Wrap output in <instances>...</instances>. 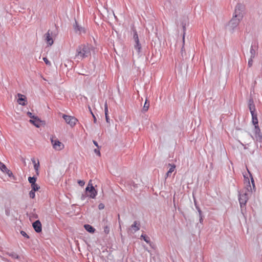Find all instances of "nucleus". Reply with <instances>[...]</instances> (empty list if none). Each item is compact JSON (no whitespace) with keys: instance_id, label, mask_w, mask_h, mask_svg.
<instances>
[{"instance_id":"obj_13","label":"nucleus","mask_w":262,"mask_h":262,"mask_svg":"<svg viewBox=\"0 0 262 262\" xmlns=\"http://www.w3.org/2000/svg\"><path fill=\"white\" fill-rule=\"evenodd\" d=\"M0 169L3 172L6 173L9 177H13L12 172L9 170L5 164L0 162Z\"/></svg>"},{"instance_id":"obj_33","label":"nucleus","mask_w":262,"mask_h":262,"mask_svg":"<svg viewBox=\"0 0 262 262\" xmlns=\"http://www.w3.org/2000/svg\"><path fill=\"white\" fill-rule=\"evenodd\" d=\"M104 232L107 234L110 233V227L107 226H105L104 227Z\"/></svg>"},{"instance_id":"obj_19","label":"nucleus","mask_w":262,"mask_h":262,"mask_svg":"<svg viewBox=\"0 0 262 262\" xmlns=\"http://www.w3.org/2000/svg\"><path fill=\"white\" fill-rule=\"evenodd\" d=\"M251 114L252 115V121L253 124L254 125V126H258V121L257 117V114H255V113H251Z\"/></svg>"},{"instance_id":"obj_49","label":"nucleus","mask_w":262,"mask_h":262,"mask_svg":"<svg viewBox=\"0 0 262 262\" xmlns=\"http://www.w3.org/2000/svg\"><path fill=\"white\" fill-rule=\"evenodd\" d=\"M115 19H116V20L117 19V17H115Z\"/></svg>"},{"instance_id":"obj_4","label":"nucleus","mask_w":262,"mask_h":262,"mask_svg":"<svg viewBox=\"0 0 262 262\" xmlns=\"http://www.w3.org/2000/svg\"><path fill=\"white\" fill-rule=\"evenodd\" d=\"M50 140L53 147L56 150H60L64 147V145L60 142L55 136H51Z\"/></svg>"},{"instance_id":"obj_44","label":"nucleus","mask_w":262,"mask_h":262,"mask_svg":"<svg viewBox=\"0 0 262 262\" xmlns=\"http://www.w3.org/2000/svg\"><path fill=\"white\" fill-rule=\"evenodd\" d=\"M93 142L94 144L96 146H97V147H99L98 144L97 142L96 141L93 140Z\"/></svg>"},{"instance_id":"obj_28","label":"nucleus","mask_w":262,"mask_h":262,"mask_svg":"<svg viewBox=\"0 0 262 262\" xmlns=\"http://www.w3.org/2000/svg\"><path fill=\"white\" fill-rule=\"evenodd\" d=\"M31 188L32 190L36 191L39 190L40 187L36 183H35L31 185Z\"/></svg>"},{"instance_id":"obj_30","label":"nucleus","mask_w":262,"mask_h":262,"mask_svg":"<svg viewBox=\"0 0 262 262\" xmlns=\"http://www.w3.org/2000/svg\"><path fill=\"white\" fill-rule=\"evenodd\" d=\"M136 44L134 46L135 48L137 50L138 52H140V49H141V45L139 42H135Z\"/></svg>"},{"instance_id":"obj_37","label":"nucleus","mask_w":262,"mask_h":262,"mask_svg":"<svg viewBox=\"0 0 262 262\" xmlns=\"http://www.w3.org/2000/svg\"><path fill=\"white\" fill-rule=\"evenodd\" d=\"M39 162H38L37 163H35V164H34V169L37 171L38 170V168H39Z\"/></svg>"},{"instance_id":"obj_47","label":"nucleus","mask_w":262,"mask_h":262,"mask_svg":"<svg viewBox=\"0 0 262 262\" xmlns=\"http://www.w3.org/2000/svg\"><path fill=\"white\" fill-rule=\"evenodd\" d=\"M118 222H119V226H120V228H121L120 215L118 214Z\"/></svg>"},{"instance_id":"obj_2","label":"nucleus","mask_w":262,"mask_h":262,"mask_svg":"<svg viewBox=\"0 0 262 262\" xmlns=\"http://www.w3.org/2000/svg\"><path fill=\"white\" fill-rule=\"evenodd\" d=\"M251 181L248 177H246L244 176V184L245 187L247 190V192L249 193L252 192L253 189H255V186L254 181L253 177L250 174Z\"/></svg>"},{"instance_id":"obj_26","label":"nucleus","mask_w":262,"mask_h":262,"mask_svg":"<svg viewBox=\"0 0 262 262\" xmlns=\"http://www.w3.org/2000/svg\"><path fill=\"white\" fill-rule=\"evenodd\" d=\"M149 103L147 102V100H146L145 102L144 103L143 108V112H146L149 108Z\"/></svg>"},{"instance_id":"obj_35","label":"nucleus","mask_w":262,"mask_h":262,"mask_svg":"<svg viewBox=\"0 0 262 262\" xmlns=\"http://www.w3.org/2000/svg\"><path fill=\"white\" fill-rule=\"evenodd\" d=\"M253 58H251V57H250V58L248 60V65L249 68L251 67L253 64Z\"/></svg>"},{"instance_id":"obj_48","label":"nucleus","mask_w":262,"mask_h":262,"mask_svg":"<svg viewBox=\"0 0 262 262\" xmlns=\"http://www.w3.org/2000/svg\"><path fill=\"white\" fill-rule=\"evenodd\" d=\"M31 160H32V162L34 163V164H35V163H36L35 160H34V159H32Z\"/></svg>"},{"instance_id":"obj_39","label":"nucleus","mask_w":262,"mask_h":262,"mask_svg":"<svg viewBox=\"0 0 262 262\" xmlns=\"http://www.w3.org/2000/svg\"><path fill=\"white\" fill-rule=\"evenodd\" d=\"M78 183L80 186H84L85 182L82 180H78Z\"/></svg>"},{"instance_id":"obj_15","label":"nucleus","mask_w":262,"mask_h":262,"mask_svg":"<svg viewBox=\"0 0 262 262\" xmlns=\"http://www.w3.org/2000/svg\"><path fill=\"white\" fill-rule=\"evenodd\" d=\"M258 49V46L257 45H252L250 47V57L251 58H254L256 53H257V50Z\"/></svg>"},{"instance_id":"obj_45","label":"nucleus","mask_w":262,"mask_h":262,"mask_svg":"<svg viewBox=\"0 0 262 262\" xmlns=\"http://www.w3.org/2000/svg\"><path fill=\"white\" fill-rule=\"evenodd\" d=\"M85 197H86L85 194H82L81 196V200H84L85 199Z\"/></svg>"},{"instance_id":"obj_18","label":"nucleus","mask_w":262,"mask_h":262,"mask_svg":"<svg viewBox=\"0 0 262 262\" xmlns=\"http://www.w3.org/2000/svg\"><path fill=\"white\" fill-rule=\"evenodd\" d=\"M30 122L37 127H39L41 125V121L37 117H35L34 119H30Z\"/></svg>"},{"instance_id":"obj_6","label":"nucleus","mask_w":262,"mask_h":262,"mask_svg":"<svg viewBox=\"0 0 262 262\" xmlns=\"http://www.w3.org/2000/svg\"><path fill=\"white\" fill-rule=\"evenodd\" d=\"M245 6L241 4H237L235 7L233 16H243L245 14Z\"/></svg>"},{"instance_id":"obj_41","label":"nucleus","mask_w":262,"mask_h":262,"mask_svg":"<svg viewBox=\"0 0 262 262\" xmlns=\"http://www.w3.org/2000/svg\"><path fill=\"white\" fill-rule=\"evenodd\" d=\"M104 205L102 203H100L98 205V208L100 209V210H102L103 209H104Z\"/></svg>"},{"instance_id":"obj_16","label":"nucleus","mask_w":262,"mask_h":262,"mask_svg":"<svg viewBox=\"0 0 262 262\" xmlns=\"http://www.w3.org/2000/svg\"><path fill=\"white\" fill-rule=\"evenodd\" d=\"M140 229V223L138 221H135L129 229L132 232H135Z\"/></svg>"},{"instance_id":"obj_17","label":"nucleus","mask_w":262,"mask_h":262,"mask_svg":"<svg viewBox=\"0 0 262 262\" xmlns=\"http://www.w3.org/2000/svg\"><path fill=\"white\" fill-rule=\"evenodd\" d=\"M18 100L17 102L18 103L23 106L26 105V97L24 95H21L20 94H18Z\"/></svg>"},{"instance_id":"obj_12","label":"nucleus","mask_w":262,"mask_h":262,"mask_svg":"<svg viewBox=\"0 0 262 262\" xmlns=\"http://www.w3.org/2000/svg\"><path fill=\"white\" fill-rule=\"evenodd\" d=\"M52 33L50 32L49 30L47 33L44 35V40L47 42L48 46H52L53 43V39L52 37Z\"/></svg>"},{"instance_id":"obj_14","label":"nucleus","mask_w":262,"mask_h":262,"mask_svg":"<svg viewBox=\"0 0 262 262\" xmlns=\"http://www.w3.org/2000/svg\"><path fill=\"white\" fill-rule=\"evenodd\" d=\"M33 227L35 231L37 233L40 232L42 230L41 224L39 220L36 221L33 223Z\"/></svg>"},{"instance_id":"obj_5","label":"nucleus","mask_w":262,"mask_h":262,"mask_svg":"<svg viewBox=\"0 0 262 262\" xmlns=\"http://www.w3.org/2000/svg\"><path fill=\"white\" fill-rule=\"evenodd\" d=\"M254 136H251L253 140L257 142H262V135L260 133V129L258 126H254L253 129Z\"/></svg>"},{"instance_id":"obj_20","label":"nucleus","mask_w":262,"mask_h":262,"mask_svg":"<svg viewBox=\"0 0 262 262\" xmlns=\"http://www.w3.org/2000/svg\"><path fill=\"white\" fill-rule=\"evenodd\" d=\"M248 104H249V108L250 113H255V105L254 104V102H253V101L252 99H250L249 100Z\"/></svg>"},{"instance_id":"obj_36","label":"nucleus","mask_w":262,"mask_h":262,"mask_svg":"<svg viewBox=\"0 0 262 262\" xmlns=\"http://www.w3.org/2000/svg\"><path fill=\"white\" fill-rule=\"evenodd\" d=\"M43 60L45 62V63H46V64L47 65H48V66H51V62L50 61H49V60L47 59V58L43 57Z\"/></svg>"},{"instance_id":"obj_32","label":"nucleus","mask_w":262,"mask_h":262,"mask_svg":"<svg viewBox=\"0 0 262 262\" xmlns=\"http://www.w3.org/2000/svg\"><path fill=\"white\" fill-rule=\"evenodd\" d=\"M9 255L11 256V257L15 258V259H18L19 258V256L15 253L12 252L9 254Z\"/></svg>"},{"instance_id":"obj_3","label":"nucleus","mask_w":262,"mask_h":262,"mask_svg":"<svg viewBox=\"0 0 262 262\" xmlns=\"http://www.w3.org/2000/svg\"><path fill=\"white\" fill-rule=\"evenodd\" d=\"M249 194V193L246 192L244 193L241 192L239 194L238 200L241 208V211L242 212L243 211L244 208L245 207L248 200Z\"/></svg>"},{"instance_id":"obj_25","label":"nucleus","mask_w":262,"mask_h":262,"mask_svg":"<svg viewBox=\"0 0 262 262\" xmlns=\"http://www.w3.org/2000/svg\"><path fill=\"white\" fill-rule=\"evenodd\" d=\"M141 238L142 239H143L147 244H149L150 245H151L150 243V238L148 236H147V235H144V234H142L141 235Z\"/></svg>"},{"instance_id":"obj_42","label":"nucleus","mask_w":262,"mask_h":262,"mask_svg":"<svg viewBox=\"0 0 262 262\" xmlns=\"http://www.w3.org/2000/svg\"><path fill=\"white\" fill-rule=\"evenodd\" d=\"M94 152H95V153H96V154L97 155H98V156H100V151H99L98 149H95L94 150Z\"/></svg>"},{"instance_id":"obj_10","label":"nucleus","mask_w":262,"mask_h":262,"mask_svg":"<svg viewBox=\"0 0 262 262\" xmlns=\"http://www.w3.org/2000/svg\"><path fill=\"white\" fill-rule=\"evenodd\" d=\"M91 181L89 182L88 186L85 188V191L90 193L89 196L90 198L94 199L96 197L97 192L92 184H91Z\"/></svg>"},{"instance_id":"obj_46","label":"nucleus","mask_w":262,"mask_h":262,"mask_svg":"<svg viewBox=\"0 0 262 262\" xmlns=\"http://www.w3.org/2000/svg\"><path fill=\"white\" fill-rule=\"evenodd\" d=\"M199 216H200V222L201 223L203 221L202 215H199Z\"/></svg>"},{"instance_id":"obj_9","label":"nucleus","mask_w":262,"mask_h":262,"mask_svg":"<svg viewBox=\"0 0 262 262\" xmlns=\"http://www.w3.org/2000/svg\"><path fill=\"white\" fill-rule=\"evenodd\" d=\"M239 23V19L237 17H232L227 26V28L230 30H233L237 26Z\"/></svg>"},{"instance_id":"obj_8","label":"nucleus","mask_w":262,"mask_h":262,"mask_svg":"<svg viewBox=\"0 0 262 262\" xmlns=\"http://www.w3.org/2000/svg\"><path fill=\"white\" fill-rule=\"evenodd\" d=\"M62 118L64 119L66 123L69 124L71 126H74L78 121L74 117L64 114L62 115Z\"/></svg>"},{"instance_id":"obj_27","label":"nucleus","mask_w":262,"mask_h":262,"mask_svg":"<svg viewBox=\"0 0 262 262\" xmlns=\"http://www.w3.org/2000/svg\"><path fill=\"white\" fill-rule=\"evenodd\" d=\"M36 178L35 177H29L28 178V181L29 182V183L32 185L33 184H35L36 183Z\"/></svg>"},{"instance_id":"obj_31","label":"nucleus","mask_w":262,"mask_h":262,"mask_svg":"<svg viewBox=\"0 0 262 262\" xmlns=\"http://www.w3.org/2000/svg\"><path fill=\"white\" fill-rule=\"evenodd\" d=\"M194 205H195V208L199 212V215H202V212L200 208L197 205L196 202L195 200L194 201Z\"/></svg>"},{"instance_id":"obj_22","label":"nucleus","mask_w":262,"mask_h":262,"mask_svg":"<svg viewBox=\"0 0 262 262\" xmlns=\"http://www.w3.org/2000/svg\"><path fill=\"white\" fill-rule=\"evenodd\" d=\"M84 228L85 230L88 231L90 233H94L95 231V229L94 228H93L91 225L86 224L84 225Z\"/></svg>"},{"instance_id":"obj_7","label":"nucleus","mask_w":262,"mask_h":262,"mask_svg":"<svg viewBox=\"0 0 262 262\" xmlns=\"http://www.w3.org/2000/svg\"><path fill=\"white\" fill-rule=\"evenodd\" d=\"M73 26L76 32L79 34L85 32V29L81 24V22L78 19H75V24Z\"/></svg>"},{"instance_id":"obj_38","label":"nucleus","mask_w":262,"mask_h":262,"mask_svg":"<svg viewBox=\"0 0 262 262\" xmlns=\"http://www.w3.org/2000/svg\"><path fill=\"white\" fill-rule=\"evenodd\" d=\"M20 234H21L23 236H24V237H27V238H29V236H28V235L27 234V233H26L25 231H20Z\"/></svg>"},{"instance_id":"obj_29","label":"nucleus","mask_w":262,"mask_h":262,"mask_svg":"<svg viewBox=\"0 0 262 262\" xmlns=\"http://www.w3.org/2000/svg\"><path fill=\"white\" fill-rule=\"evenodd\" d=\"M133 31H134L133 38H134V39L135 41V42H139V40L138 35L137 34V31L135 30H134Z\"/></svg>"},{"instance_id":"obj_24","label":"nucleus","mask_w":262,"mask_h":262,"mask_svg":"<svg viewBox=\"0 0 262 262\" xmlns=\"http://www.w3.org/2000/svg\"><path fill=\"white\" fill-rule=\"evenodd\" d=\"M171 166V167L169 168V170L166 173V177H168L170 176L171 173L174 170L176 166L174 165H171L170 164H169Z\"/></svg>"},{"instance_id":"obj_40","label":"nucleus","mask_w":262,"mask_h":262,"mask_svg":"<svg viewBox=\"0 0 262 262\" xmlns=\"http://www.w3.org/2000/svg\"><path fill=\"white\" fill-rule=\"evenodd\" d=\"M27 115L29 116V117L32 119H34L35 116H34V115H33L32 113H31V112H28L27 113Z\"/></svg>"},{"instance_id":"obj_11","label":"nucleus","mask_w":262,"mask_h":262,"mask_svg":"<svg viewBox=\"0 0 262 262\" xmlns=\"http://www.w3.org/2000/svg\"><path fill=\"white\" fill-rule=\"evenodd\" d=\"M99 11L101 16H116L114 11L112 10H109L107 8L103 7Z\"/></svg>"},{"instance_id":"obj_23","label":"nucleus","mask_w":262,"mask_h":262,"mask_svg":"<svg viewBox=\"0 0 262 262\" xmlns=\"http://www.w3.org/2000/svg\"><path fill=\"white\" fill-rule=\"evenodd\" d=\"M187 25V21L185 20H183L181 23V26L183 27V41L184 42V37L185 35V30H186V26Z\"/></svg>"},{"instance_id":"obj_1","label":"nucleus","mask_w":262,"mask_h":262,"mask_svg":"<svg viewBox=\"0 0 262 262\" xmlns=\"http://www.w3.org/2000/svg\"><path fill=\"white\" fill-rule=\"evenodd\" d=\"M91 55L90 48L85 45L78 46L76 50L75 58L81 59Z\"/></svg>"},{"instance_id":"obj_43","label":"nucleus","mask_w":262,"mask_h":262,"mask_svg":"<svg viewBox=\"0 0 262 262\" xmlns=\"http://www.w3.org/2000/svg\"><path fill=\"white\" fill-rule=\"evenodd\" d=\"M91 114L93 116V117L94 118V123H96V118L91 111Z\"/></svg>"},{"instance_id":"obj_34","label":"nucleus","mask_w":262,"mask_h":262,"mask_svg":"<svg viewBox=\"0 0 262 262\" xmlns=\"http://www.w3.org/2000/svg\"><path fill=\"white\" fill-rule=\"evenodd\" d=\"M35 191H33V190H31L29 192V196L31 198H35Z\"/></svg>"},{"instance_id":"obj_21","label":"nucleus","mask_w":262,"mask_h":262,"mask_svg":"<svg viewBox=\"0 0 262 262\" xmlns=\"http://www.w3.org/2000/svg\"><path fill=\"white\" fill-rule=\"evenodd\" d=\"M104 112L106 121L107 123H110V119L108 116V107L106 102H105L104 104Z\"/></svg>"}]
</instances>
